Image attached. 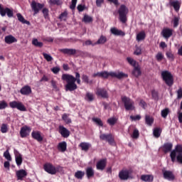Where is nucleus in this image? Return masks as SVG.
<instances>
[{
    "instance_id": "1",
    "label": "nucleus",
    "mask_w": 182,
    "mask_h": 182,
    "mask_svg": "<svg viewBox=\"0 0 182 182\" xmlns=\"http://www.w3.org/2000/svg\"><path fill=\"white\" fill-rule=\"evenodd\" d=\"M62 80H65L67 84L65 85V92H73L77 89V85H80V74L75 73V77L69 74H63L61 77Z\"/></svg>"
},
{
    "instance_id": "2",
    "label": "nucleus",
    "mask_w": 182,
    "mask_h": 182,
    "mask_svg": "<svg viewBox=\"0 0 182 182\" xmlns=\"http://www.w3.org/2000/svg\"><path fill=\"white\" fill-rule=\"evenodd\" d=\"M101 77V78H109V77H112L117 78L118 80H122V78H127V74L124 73H108L107 71H102V73H97L94 74L93 77Z\"/></svg>"
},
{
    "instance_id": "3",
    "label": "nucleus",
    "mask_w": 182,
    "mask_h": 182,
    "mask_svg": "<svg viewBox=\"0 0 182 182\" xmlns=\"http://www.w3.org/2000/svg\"><path fill=\"white\" fill-rule=\"evenodd\" d=\"M129 13V9H127L125 4H121L119 10L118 14L119 20L122 23H125L127 21V14Z\"/></svg>"
},
{
    "instance_id": "4",
    "label": "nucleus",
    "mask_w": 182,
    "mask_h": 182,
    "mask_svg": "<svg viewBox=\"0 0 182 182\" xmlns=\"http://www.w3.org/2000/svg\"><path fill=\"white\" fill-rule=\"evenodd\" d=\"M161 77L168 87H171L174 84L173 77L169 71H162Z\"/></svg>"
},
{
    "instance_id": "5",
    "label": "nucleus",
    "mask_w": 182,
    "mask_h": 182,
    "mask_svg": "<svg viewBox=\"0 0 182 182\" xmlns=\"http://www.w3.org/2000/svg\"><path fill=\"white\" fill-rule=\"evenodd\" d=\"M122 101L124 105L126 111H134L135 109V105L134 101L128 97H122Z\"/></svg>"
},
{
    "instance_id": "6",
    "label": "nucleus",
    "mask_w": 182,
    "mask_h": 182,
    "mask_svg": "<svg viewBox=\"0 0 182 182\" xmlns=\"http://www.w3.org/2000/svg\"><path fill=\"white\" fill-rule=\"evenodd\" d=\"M9 106L11 109H17L20 112H26V107L21 102L13 101L9 102Z\"/></svg>"
},
{
    "instance_id": "7",
    "label": "nucleus",
    "mask_w": 182,
    "mask_h": 182,
    "mask_svg": "<svg viewBox=\"0 0 182 182\" xmlns=\"http://www.w3.org/2000/svg\"><path fill=\"white\" fill-rule=\"evenodd\" d=\"M7 14L8 18L14 17V10L6 7L4 8V6L0 4V15L1 16H6Z\"/></svg>"
},
{
    "instance_id": "8",
    "label": "nucleus",
    "mask_w": 182,
    "mask_h": 182,
    "mask_svg": "<svg viewBox=\"0 0 182 182\" xmlns=\"http://www.w3.org/2000/svg\"><path fill=\"white\" fill-rule=\"evenodd\" d=\"M43 169L46 173H48V174L55 175L56 173H58V168L53 166V164L50 163H46L43 165Z\"/></svg>"
},
{
    "instance_id": "9",
    "label": "nucleus",
    "mask_w": 182,
    "mask_h": 182,
    "mask_svg": "<svg viewBox=\"0 0 182 182\" xmlns=\"http://www.w3.org/2000/svg\"><path fill=\"white\" fill-rule=\"evenodd\" d=\"M100 139L102 141H107L109 145H114L115 141L112 134H101Z\"/></svg>"
},
{
    "instance_id": "10",
    "label": "nucleus",
    "mask_w": 182,
    "mask_h": 182,
    "mask_svg": "<svg viewBox=\"0 0 182 182\" xmlns=\"http://www.w3.org/2000/svg\"><path fill=\"white\" fill-rule=\"evenodd\" d=\"M44 6V4L36 3L35 0H33L31 4V9H33L35 15L39 14V11H41V9H43Z\"/></svg>"
},
{
    "instance_id": "11",
    "label": "nucleus",
    "mask_w": 182,
    "mask_h": 182,
    "mask_svg": "<svg viewBox=\"0 0 182 182\" xmlns=\"http://www.w3.org/2000/svg\"><path fill=\"white\" fill-rule=\"evenodd\" d=\"M177 152H178V155H180V154H182V145H176L175 149H173L171 152L170 156L172 162H175Z\"/></svg>"
},
{
    "instance_id": "12",
    "label": "nucleus",
    "mask_w": 182,
    "mask_h": 182,
    "mask_svg": "<svg viewBox=\"0 0 182 182\" xmlns=\"http://www.w3.org/2000/svg\"><path fill=\"white\" fill-rule=\"evenodd\" d=\"M96 94L98 97L106 100L109 97V92L106 88H97Z\"/></svg>"
},
{
    "instance_id": "13",
    "label": "nucleus",
    "mask_w": 182,
    "mask_h": 182,
    "mask_svg": "<svg viewBox=\"0 0 182 182\" xmlns=\"http://www.w3.org/2000/svg\"><path fill=\"white\" fill-rule=\"evenodd\" d=\"M59 52L63 53V55H68V56H75L79 50L73 48H61Z\"/></svg>"
},
{
    "instance_id": "14",
    "label": "nucleus",
    "mask_w": 182,
    "mask_h": 182,
    "mask_svg": "<svg viewBox=\"0 0 182 182\" xmlns=\"http://www.w3.org/2000/svg\"><path fill=\"white\" fill-rule=\"evenodd\" d=\"M130 173L131 172L128 169H122L119 172V178L122 181H127L130 178Z\"/></svg>"
},
{
    "instance_id": "15",
    "label": "nucleus",
    "mask_w": 182,
    "mask_h": 182,
    "mask_svg": "<svg viewBox=\"0 0 182 182\" xmlns=\"http://www.w3.org/2000/svg\"><path fill=\"white\" fill-rule=\"evenodd\" d=\"M173 30L172 28H163L161 35L165 40H168L173 36Z\"/></svg>"
},
{
    "instance_id": "16",
    "label": "nucleus",
    "mask_w": 182,
    "mask_h": 182,
    "mask_svg": "<svg viewBox=\"0 0 182 182\" xmlns=\"http://www.w3.org/2000/svg\"><path fill=\"white\" fill-rule=\"evenodd\" d=\"M58 133L64 137V139H68L69 136H70V131H69L66 127H63V125H60L58 127Z\"/></svg>"
},
{
    "instance_id": "17",
    "label": "nucleus",
    "mask_w": 182,
    "mask_h": 182,
    "mask_svg": "<svg viewBox=\"0 0 182 182\" xmlns=\"http://www.w3.org/2000/svg\"><path fill=\"white\" fill-rule=\"evenodd\" d=\"M162 173L164 179H168V181H174L176 178V176L172 171H166V169H163Z\"/></svg>"
},
{
    "instance_id": "18",
    "label": "nucleus",
    "mask_w": 182,
    "mask_h": 182,
    "mask_svg": "<svg viewBox=\"0 0 182 182\" xmlns=\"http://www.w3.org/2000/svg\"><path fill=\"white\" fill-rule=\"evenodd\" d=\"M31 137L38 143H42L43 141V136H42V132L40 131H33L31 132Z\"/></svg>"
},
{
    "instance_id": "19",
    "label": "nucleus",
    "mask_w": 182,
    "mask_h": 182,
    "mask_svg": "<svg viewBox=\"0 0 182 182\" xmlns=\"http://www.w3.org/2000/svg\"><path fill=\"white\" fill-rule=\"evenodd\" d=\"M16 176L17 177V180H19L20 181H23V178L28 176V172L25 171V169H20L17 171H16Z\"/></svg>"
},
{
    "instance_id": "20",
    "label": "nucleus",
    "mask_w": 182,
    "mask_h": 182,
    "mask_svg": "<svg viewBox=\"0 0 182 182\" xmlns=\"http://www.w3.org/2000/svg\"><path fill=\"white\" fill-rule=\"evenodd\" d=\"M14 156L16 159V165L18 166V167H19L22 164V162L23 161V159H22V154H21L19 151L15 149Z\"/></svg>"
},
{
    "instance_id": "21",
    "label": "nucleus",
    "mask_w": 182,
    "mask_h": 182,
    "mask_svg": "<svg viewBox=\"0 0 182 182\" xmlns=\"http://www.w3.org/2000/svg\"><path fill=\"white\" fill-rule=\"evenodd\" d=\"M28 132H31V128L28 126L22 127L20 130V136L22 139H25V137H28L29 134Z\"/></svg>"
},
{
    "instance_id": "22",
    "label": "nucleus",
    "mask_w": 182,
    "mask_h": 182,
    "mask_svg": "<svg viewBox=\"0 0 182 182\" xmlns=\"http://www.w3.org/2000/svg\"><path fill=\"white\" fill-rule=\"evenodd\" d=\"M161 149L164 154H167L168 152H172L173 149V144L171 142H166L164 144V145L161 146Z\"/></svg>"
},
{
    "instance_id": "23",
    "label": "nucleus",
    "mask_w": 182,
    "mask_h": 182,
    "mask_svg": "<svg viewBox=\"0 0 182 182\" xmlns=\"http://www.w3.org/2000/svg\"><path fill=\"white\" fill-rule=\"evenodd\" d=\"M132 75L136 77H140V75H141V67L136 63V61H135V65H134V70L132 71Z\"/></svg>"
},
{
    "instance_id": "24",
    "label": "nucleus",
    "mask_w": 182,
    "mask_h": 182,
    "mask_svg": "<svg viewBox=\"0 0 182 182\" xmlns=\"http://www.w3.org/2000/svg\"><path fill=\"white\" fill-rule=\"evenodd\" d=\"M107 159H100L97 162V169L100 171H104L105 168L107 166Z\"/></svg>"
},
{
    "instance_id": "25",
    "label": "nucleus",
    "mask_w": 182,
    "mask_h": 182,
    "mask_svg": "<svg viewBox=\"0 0 182 182\" xmlns=\"http://www.w3.org/2000/svg\"><path fill=\"white\" fill-rule=\"evenodd\" d=\"M4 42L7 43V45H11L18 42V39H16V38L14 37L12 35H9L4 38Z\"/></svg>"
},
{
    "instance_id": "26",
    "label": "nucleus",
    "mask_w": 182,
    "mask_h": 182,
    "mask_svg": "<svg viewBox=\"0 0 182 182\" xmlns=\"http://www.w3.org/2000/svg\"><path fill=\"white\" fill-rule=\"evenodd\" d=\"M20 93L24 96H28V95H31V93H32V88H31L29 85H25L21 89Z\"/></svg>"
},
{
    "instance_id": "27",
    "label": "nucleus",
    "mask_w": 182,
    "mask_h": 182,
    "mask_svg": "<svg viewBox=\"0 0 182 182\" xmlns=\"http://www.w3.org/2000/svg\"><path fill=\"white\" fill-rule=\"evenodd\" d=\"M110 33L113 34V36H121L122 37L125 36V33L124 31L118 30V28H116L115 27L110 28Z\"/></svg>"
},
{
    "instance_id": "28",
    "label": "nucleus",
    "mask_w": 182,
    "mask_h": 182,
    "mask_svg": "<svg viewBox=\"0 0 182 182\" xmlns=\"http://www.w3.org/2000/svg\"><path fill=\"white\" fill-rule=\"evenodd\" d=\"M169 4L171 6H173L175 11H176V12L179 11L181 3H180V1H178V0H176V1H172V0H170Z\"/></svg>"
},
{
    "instance_id": "29",
    "label": "nucleus",
    "mask_w": 182,
    "mask_h": 182,
    "mask_svg": "<svg viewBox=\"0 0 182 182\" xmlns=\"http://www.w3.org/2000/svg\"><path fill=\"white\" fill-rule=\"evenodd\" d=\"M141 179L144 182H153L154 176L153 175H141Z\"/></svg>"
},
{
    "instance_id": "30",
    "label": "nucleus",
    "mask_w": 182,
    "mask_h": 182,
    "mask_svg": "<svg viewBox=\"0 0 182 182\" xmlns=\"http://www.w3.org/2000/svg\"><path fill=\"white\" fill-rule=\"evenodd\" d=\"M67 148L68 144H66V141L60 142L58 145V150H59V151H62L63 153L65 152Z\"/></svg>"
},
{
    "instance_id": "31",
    "label": "nucleus",
    "mask_w": 182,
    "mask_h": 182,
    "mask_svg": "<svg viewBox=\"0 0 182 182\" xmlns=\"http://www.w3.org/2000/svg\"><path fill=\"white\" fill-rule=\"evenodd\" d=\"M16 16L18 18V21H19V22H21V23H26V25H31V22L26 20L25 18H23V16H22V14H21L20 13H18L16 14Z\"/></svg>"
},
{
    "instance_id": "32",
    "label": "nucleus",
    "mask_w": 182,
    "mask_h": 182,
    "mask_svg": "<svg viewBox=\"0 0 182 182\" xmlns=\"http://www.w3.org/2000/svg\"><path fill=\"white\" fill-rule=\"evenodd\" d=\"M145 38H146L145 31H141L136 36V41H142L143 40H145Z\"/></svg>"
},
{
    "instance_id": "33",
    "label": "nucleus",
    "mask_w": 182,
    "mask_h": 182,
    "mask_svg": "<svg viewBox=\"0 0 182 182\" xmlns=\"http://www.w3.org/2000/svg\"><path fill=\"white\" fill-rule=\"evenodd\" d=\"M145 122L147 125L151 126L152 124L154 122V119L152 117H150V115H146L145 116Z\"/></svg>"
},
{
    "instance_id": "34",
    "label": "nucleus",
    "mask_w": 182,
    "mask_h": 182,
    "mask_svg": "<svg viewBox=\"0 0 182 182\" xmlns=\"http://www.w3.org/2000/svg\"><path fill=\"white\" fill-rule=\"evenodd\" d=\"M161 128H154L153 131L154 136H155V138H159L161 135Z\"/></svg>"
},
{
    "instance_id": "35",
    "label": "nucleus",
    "mask_w": 182,
    "mask_h": 182,
    "mask_svg": "<svg viewBox=\"0 0 182 182\" xmlns=\"http://www.w3.org/2000/svg\"><path fill=\"white\" fill-rule=\"evenodd\" d=\"M75 177L78 180H82L83 177H85V172L82 171H77V172L75 173Z\"/></svg>"
},
{
    "instance_id": "36",
    "label": "nucleus",
    "mask_w": 182,
    "mask_h": 182,
    "mask_svg": "<svg viewBox=\"0 0 182 182\" xmlns=\"http://www.w3.org/2000/svg\"><path fill=\"white\" fill-rule=\"evenodd\" d=\"M118 119L117 118H115L114 117H112L111 118H109L107 121V124H109L111 127H114L115 124H117Z\"/></svg>"
},
{
    "instance_id": "37",
    "label": "nucleus",
    "mask_w": 182,
    "mask_h": 182,
    "mask_svg": "<svg viewBox=\"0 0 182 182\" xmlns=\"http://www.w3.org/2000/svg\"><path fill=\"white\" fill-rule=\"evenodd\" d=\"M107 41V37L105 36H101L100 38H98L95 44H105Z\"/></svg>"
},
{
    "instance_id": "38",
    "label": "nucleus",
    "mask_w": 182,
    "mask_h": 182,
    "mask_svg": "<svg viewBox=\"0 0 182 182\" xmlns=\"http://www.w3.org/2000/svg\"><path fill=\"white\" fill-rule=\"evenodd\" d=\"M62 119L65 121V123H66V124H70V123H72V119L69 118V114H63L62 115Z\"/></svg>"
},
{
    "instance_id": "39",
    "label": "nucleus",
    "mask_w": 182,
    "mask_h": 182,
    "mask_svg": "<svg viewBox=\"0 0 182 182\" xmlns=\"http://www.w3.org/2000/svg\"><path fill=\"white\" fill-rule=\"evenodd\" d=\"M32 44L34 46H36V48H42L43 46V43L42 42H39L38 41V39L36 38H34L33 41H32Z\"/></svg>"
},
{
    "instance_id": "40",
    "label": "nucleus",
    "mask_w": 182,
    "mask_h": 182,
    "mask_svg": "<svg viewBox=\"0 0 182 182\" xmlns=\"http://www.w3.org/2000/svg\"><path fill=\"white\" fill-rule=\"evenodd\" d=\"M79 146L84 151H87V150H89V144L86 142H82L80 144Z\"/></svg>"
},
{
    "instance_id": "41",
    "label": "nucleus",
    "mask_w": 182,
    "mask_h": 182,
    "mask_svg": "<svg viewBox=\"0 0 182 182\" xmlns=\"http://www.w3.org/2000/svg\"><path fill=\"white\" fill-rule=\"evenodd\" d=\"M92 121L98 125V127H103L104 124L100 118H92Z\"/></svg>"
},
{
    "instance_id": "42",
    "label": "nucleus",
    "mask_w": 182,
    "mask_h": 182,
    "mask_svg": "<svg viewBox=\"0 0 182 182\" xmlns=\"http://www.w3.org/2000/svg\"><path fill=\"white\" fill-rule=\"evenodd\" d=\"M134 55H141L142 54L141 47H139L138 46H135V50L134 51Z\"/></svg>"
},
{
    "instance_id": "43",
    "label": "nucleus",
    "mask_w": 182,
    "mask_h": 182,
    "mask_svg": "<svg viewBox=\"0 0 182 182\" xmlns=\"http://www.w3.org/2000/svg\"><path fill=\"white\" fill-rule=\"evenodd\" d=\"M169 112H170L169 108H165L164 109H162V111H161V117L163 118H167Z\"/></svg>"
},
{
    "instance_id": "44",
    "label": "nucleus",
    "mask_w": 182,
    "mask_h": 182,
    "mask_svg": "<svg viewBox=\"0 0 182 182\" xmlns=\"http://www.w3.org/2000/svg\"><path fill=\"white\" fill-rule=\"evenodd\" d=\"M4 157H5V159L6 160H8L9 161H12V157L11 156V154H9V150H6L4 153Z\"/></svg>"
},
{
    "instance_id": "45",
    "label": "nucleus",
    "mask_w": 182,
    "mask_h": 182,
    "mask_svg": "<svg viewBox=\"0 0 182 182\" xmlns=\"http://www.w3.org/2000/svg\"><path fill=\"white\" fill-rule=\"evenodd\" d=\"M50 5H57L58 6L62 5L63 2L60 0H49Z\"/></svg>"
},
{
    "instance_id": "46",
    "label": "nucleus",
    "mask_w": 182,
    "mask_h": 182,
    "mask_svg": "<svg viewBox=\"0 0 182 182\" xmlns=\"http://www.w3.org/2000/svg\"><path fill=\"white\" fill-rule=\"evenodd\" d=\"M43 56L44 59H46V60H47V62H52V60H53V58H52L50 55H49L46 53H43Z\"/></svg>"
},
{
    "instance_id": "47",
    "label": "nucleus",
    "mask_w": 182,
    "mask_h": 182,
    "mask_svg": "<svg viewBox=\"0 0 182 182\" xmlns=\"http://www.w3.org/2000/svg\"><path fill=\"white\" fill-rule=\"evenodd\" d=\"M66 18H68L67 11H65L64 12L61 13L59 16V19H60V21H66Z\"/></svg>"
},
{
    "instance_id": "48",
    "label": "nucleus",
    "mask_w": 182,
    "mask_h": 182,
    "mask_svg": "<svg viewBox=\"0 0 182 182\" xmlns=\"http://www.w3.org/2000/svg\"><path fill=\"white\" fill-rule=\"evenodd\" d=\"M8 107V103L5 100L0 101V110H4Z\"/></svg>"
},
{
    "instance_id": "49",
    "label": "nucleus",
    "mask_w": 182,
    "mask_h": 182,
    "mask_svg": "<svg viewBox=\"0 0 182 182\" xmlns=\"http://www.w3.org/2000/svg\"><path fill=\"white\" fill-rule=\"evenodd\" d=\"M0 130L2 133H8V124H2Z\"/></svg>"
},
{
    "instance_id": "50",
    "label": "nucleus",
    "mask_w": 182,
    "mask_h": 182,
    "mask_svg": "<svg viewBox=\"0 0 182 182\" xmlns=\"http://www.w3.org/2000/svg\"><path fill=\"white\" fill-rule=\"evenodd\" d=\"M139 135L140 134L139 129H134L132 137L134 139H137L139 137Z\"/></svg>"
},
{
    "instance_id": "51",
    "label": "nucleus",
    "mask_w": 182,
    "mask_h": 182,
    "mask_svg": "<svg viewBox=\"0 0 182 182\" xmlns=\"http://www.w3.org/2000/svg\"><path fill=\"white\" fill-rule=\"evenodd\" d=\"M42 12L45 19H48V18H49V9H48L47 8H44L43 9Z\"/></svg>"
},
{
    "instance_id": "52",
    "label": "nucleus",
    "mask_w": 182,
    "mask_h": 182,
    "mask_svg": "<svg viewBox=\"0 0 182 182\" xmlns=\"http://www.w3.org/2000/svg\"><path fill=\"white\" fill-rule=\"evenodd\" d=\"M127 61L130 64V65H132L134 68V65H136V60H134V58H132L131 57H127Z\"/></svg>"
},
{
    "instance_id": "53",
    "label": "nucleus",
    "mask_w": 182,
    "mask_h": 182,
    "mask_svg": "<svg viewBox=\"0 0 182 182\" xmlns=\"http://www.w3.org/2000/svg\"><path fill=\"white\" fill-rule=\"evenodd\" d=\"M92 21V17L85 15L82 18V22H85V23H90V22Z\"/></svg>"
},
{
    "instance_id": "54",
    "label": "nucleus",
    "mask_w": 182,
    "mask_h": 182,
    "mask_svg": "<svg viewBox=\"0 0 182 182\" xmlns=\"http://www.w3.org/2000/svg\"><path fill=\"white\" fill-rule=\"evenodd\" d=\"M166 55L167 58H168V60H174V55L171 53V51H167Z\"/></svg>"
},
{
    "instance_id": "55",
    "label": "nucleus",
    "mask_w": 182,
    "mask_h": 182,
    "mask_svg": "<svg viewBox=\"0 0 182 182\" xmlns=\"http://www.w3.org/2000/svg\"><path fill=\"white\" fill-rule=\"evenodd\" d=\"M76 4H77V0H72L71 4L70 6V9L73 11V9H76Z\"/></svg>"
},
{
    "instance_id": "56",
    "label": "nucleus",
    "mask_w": 182,
    "mask_h": 182,
    "mask_svg": "<svg viewBox=\"0 0 182 182\" xmlns=\"http://www.w3.org/2000/svg\"><path fill=\"white\" fill-rule=\"evenodd\" d=\"M77 9L79 12H83L85 9H86V6L82 5V4H78L77 6Z\"/></svg>"
},
{
    "instance_id": "57",
    "label": "nucleus",
    "mask_w": 182,
    "mask_h": 182,
    "mask_svg": "<svg viewBox=\"0 0 182 182\" xmlns=\"http://www.w3.org/2000/svg\"><path fill=\"white\" fill-rule=\"evenodd\" d=\"M164 55L162 54V53H158V54H156V58L157 60V61H162V60H164Z\"/></svg>"
},
{
    "instance_id": "58",
    "label": "nucleus",
    "mask_w": 182,
    "mask_h": 182,
    "mask_svg": "<svg viewBox=\"0 0 182 182\" xmlns=\"http://www.w3.org/2000/svg\"><path fill=\"white\" fill-rule=\"evenodd\" d=\"M86 174H87V178H90V177H92V167H89L87 168Z\"/></svg>"
},
{
    "instance_id": "59",
    "label": "nucleus",
    "mask_w": 182,
    "mask_h": 182,
    "mask_svg": "<svg viewBox=\"0 0 182 182\" xmlns=\"http://www.w3.org/2000/svg\"><path fill=\"white\" fill-rule=\"evenodd\" d=\"M51 72L54 73L55 75H57V73H59L60 72V68L59 67H54L51 69Z\"/></svg>"
},
{
    "instance_id": "60",
    "label": "nucleus",
    "mask_w": 182,
    "mask_h": 182,
    "mask_svg": "<svg viewBox=\"0 0 182 182\" xmlns=\"http://www.w3.org/2000/svg\"><path fill=\"white\" fill-rule=\"evenodd\" d=\"M131 119H132L133 121H139L141 118V115H135V116H133V115H131L130 117Z\"/></svg>"
},
{
    "instance_id": "61",
    "label": "nucleus",
    "mask_w": 182,
    "mask_h": 182,
    "mask_svg": "<svg viewBox=\"0 0 182 182\" xmlns=\"http://www.w3.org/2000/svg\"><path fill=\"white\" fill-rule=\"evenodd\" d=\"M179 24V18L178 17H175L173 18V27H178Z\"/></svg>"
},
{
    "instance_id": "62",
    "label": "nucleus",
    "mask_w": 182,
    "mask_h": 182,
    "mask_svg": "<svg viewBox=\"0 0 182 182\" xmlns=\"http://www.w3.org/2000/svg\"><path fill=\"white\" fill-rule=\"evenodd\" d=\"M105 0H96V5L97 6H102V4H104Z\"/></svg>"
},
{
    "instance_id": "63",
    "label": "nucleus",
    "mask_w": 182,
    "mask_h": 182,
    "mask_svg": "<svg viewBox=\"0 0 182 182\" xmlns=\"http://www.w3.org/2000/svg\"><path fill=\"white\" fill-rule=\"evenodd\" d=\"M176 159L177 161L179 162V164H182V154H179V155H177Z\"/></svg>"
},
{
    "instance_id": "64",
    "label": "nucleus",
    "mask_w": 182,
    "mask_h": 182,
    "mask_svg": "<svg viewBox=\"0 0 182 182\" xmlns=\"http://www.w3.org/2000/svg\"><path fill=\"white\" fill-rule=\"evenodd\" d=\"M177 94H178V99L182 98V88H179V90H178Z\"/></svg>"
}]
</instances>
